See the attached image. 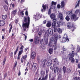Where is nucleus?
I'll use <instances>...</instances> for the list:
<instances>
[{
  "instance_id": "nucleus-49",
  "label": "nucleus",
  "mask_w": 80,
  "mask_h": 80,
  "mask_svg": "<svg viewBox=\"0 0 80 80\" xmlns=\"http://www.w3.org/2000/svg\"><path fill=\"white\" fill-rule=\"evenodd\" d=\"M62 78V75H61V74H60L59 75L58 77V80H59V79H60V78Z\"/></svg>"
},
{
  "instance_id": "nucleus-31",
  "label": "nucleus",
  "mask_w": 80,
  "mask_h": 80,
  "mask_svg": "<svg viewBox=\"0 0 80 80\" xmlns=\"http://www.w3.org/2000/svg\"><path fill=\"white\" fill-rule=\"evenodd\" d=\"M40 74L41 75L44 76V74H45V72L43 70H42L40 72Z\"/></svg>"
},
{
  "instance_id": "nucleus-13",
  "label": "nucleus",
  "mask_w": 80,
  "mask_h": 80,
  "mask_svg": "<svg viewBox=\"0 0 80 80\" xmlns=\"http://www.w3.org/2000/svg\"><path fill=\"white\" fill-rule=\"evenodd\" d=\"M37 67H38V64L36 63H33L32 66V68H34L35 70H37Z\"/></svg>"
},
{
  "instance_id": "nucleus-7",
  "label": "nucleus",
  "mask_w": 80,
  "mask_h": 80,
  "mask_svg": "<svg viewBox=\"0 0 80 80\" xmlns=\"http://www.w3.org/2000/svg\"><path fill=\"white\" fill-rule=\"evenodd\" d=\"M38 38V36H36L34 38V43L35 44V45L38 44L39 43V42H40V40Z\"/></svg>"
},
{
  "instance_id": "nucleus-33",
  "label": "nucleus",
  "mask_w": 80,
  "mask_h": 80,
  "mask_svg": "<svg viewBox=\"0 0 80 80\" xmlns=\"http://www.w3.org/2000/svg\"><path fill=\"white\" fill-rule=\"evenodd\" d=\"M72 11L68 12H66V14L68 16L69 15H71V14H72Z\"/></svg>"
},
{
  "instance_id": "nucleus-23",
  "label": "nucleus",
  "mask_w": 80,
  "mask_h": 80,
  "mask_svg": "<svg viewBox=\"0 0 80 80\" xmlns=\"http://www.w3.org/2000/svg\"><path fill=\"white\" fill-rule=\"evenodd\" d=\"M63 71L64 72V73H66V72L67 71V67H65V66H63L62 68Z\"/></svg>"
},
{
  "instance_id": "nucleus-12",
  "label": "nucleus",
  "mask_w": 80,
  "mask_h": 80,
  "mask_svg": "<svg viewBox=\"0 0 80 80\" xmlns=\"http://www.w3.org/2000/svg\"><path fill=\"white\" fill-rule=\"evenodd\" d=\"M53 5H57V2H55L54 1H52L51 5L50 6L51 9H53Z\"/></svg>"
},
{
  "instance_id": "nucleus-52",
  "label": "nucleus",
  "mask_w": 80,
  "mask_h": 80,
  "mask_svg": "<svg viewBox=\"0 0 80 80\" xmlns=\"http://www.w3.org/2000/svg\"><path fill=\"white\" fill-rule=\"evenodd\" d=\"M68 73H71V70H70V69L69 68L68 69Z\"/></svg>"
},
{
  "instance_id": "nucleus-6",
  "label": "nucleus",
  "mask_w": 80,
  "mask_h": 80,
  "mask_svg": "<svg viewBox=\"0 0 80 80\" xmlns=\"http://www.w3.org/2000/svg\"><path fill=\"white\" fill-rule=\"evenodd\" d=\"M42 7L43 9H41V12H45L46 10V9L47 8H48V5H44L43 4H42Z\"/></svg>"
},
{
  "instance_id": "nucleus-59",
  "label": "nucleus",
  "mask_w": 80,
  "mask_h": 80,
  "mask_svg": "<svg viewBox=\"0 0 80 80\" xmlns=\"http://www.w3.org/2000/svg\"><path fill=\"white\" fill-rule=\"evenodd\" d=\"M46 23H47V21L46 20H45L43 21V24H46Z\"/></svg>"
},
{
  "instance_id": "nucleus-25",
  "label": "nucleus",
  "mask_w": 80,
  "mask_h": 80,
  "mask_svg": "<svg viewBox=\"0 0 80 80\" xmlns=\"http://www.w3.org/2000/svg\"><path fill=\"white\" fill-rule=\"evenodd\" d=\"M40 47L42 50H43L45 48V45L44 43H42Z\"/></svg>"
},
{
  "instance_id": "nucleus-10",
  "label": "nucleus",
  "mask_w": 80,
  "mask_h": 80,
  "mask_svg": "<svg viewBox=\"0 0 80 80\" xmlns=\"http://www.w3.org/2000/svg\"><path fill=\"white\" fill-rule=\"evenodd\" d=\"M45 62H46V59H42L41 61V65L42 67L45 68Z\"/></svg>"
},
{
  "instance_id": "nucleus-35",
  "label": "nucleus",
  "mask_w": 80,
  "mask_h": 80,
  "mask_svg": "<svg viewBox=\"0 0 80 80\" xmlns=\"http://www.w3.org/2000/svg\"><path fill=\"white\" fill-rule=\"evenodd\" d=\"M12 13L13 15H15L16 13H17V11L16 10H14L12 11Z\"/></svg>"
},
{
  "instance_id": "nucleus-57",
  "label": "nucleus",
  "mask_w": 80,
  "mask_h": 80,
  "mask_svg": "<svg viewBox=\"0 0 80 80\" xmlns=\"http://www.w3.org/2000/svg\"><path fill=\"white\" fill-rule=\"evenodd\" d=\"M80 50V48L78 47L77 48V51L78 52H79V51Z\"/></svg>"
},
{
  "instance_id": "nucleus-21",
  "label": "nucleus",
  "mask_w": 80,
  "mask_h": 80,
  "mask_svg": "<svg viewBox=\"0 0 80 80\" xmlns=\"http://www.w3.org/2000/svg\"><path fill=\"white\" fill-rule=\"evenodd\" d=\"M57 21V20H56L55 21H53V22L52 23V28H55V27H56V22Z\"/></svg>"
},
{
  "instance_id": "nucleus-8",
  "label": "nucleus",
  "mask_w": 80,
  "mask_h": 80,
  "mask_svg": "<svg viewBox=\"0 0 80 80\" xmlns=\"http://www.w3.org/2000/svg\"><path fill=\"white\" fill-rule=\"evenodd\" d=\"M75 56V53L74 51H72V53L69 56V60H71L73 58V57Z\"/></svg>"
},
{
  "instance_id": "nucleus-36",
  "label": "nucleus",
  "mask_w": 80,
  "mask_h": 80,
  "mask_svg": "<svg viewBox=\"0 0 80 80\" xmlns=\"http://www.w3.org/2000/svg\"><path fill=\"white\" fill-rule=\"evenodd\" d=\"M23 11H22L20 12V14H19V17H20L21 15H24V13H23Z\"/></svg>"
},
{
  "instance_id": "nucleus-50",
  "label": "nucleus",
  "mask_w": 80,
  "mask_h": 80,
  "mask_svg": "<svg viewBox=\"0 0 80 80\" xmlns=\"http://www.w3.org/2000/svg\"><path fill=\"white\" fill-rule=\"evenodd\" d=\"M17 62H16L15 65L14 66L13 69H15V67H16V66H17Z\"/></svg>"
},
{
  "instance_id": "nucleus-3",
  "label": "nucleus",
  "mask_w": 80,
  "mask_h": 80,
  "mask_svg": "<svg viewBox=\"0 0 80 80\" xmlns=\"http://www.w3.org/2000/svg\"><path fill=\"white\" fill-rule=\"evenodd\" d=\"M58 40V35L57 34H54L53 35V37L52 38L50 39L51 42H52L53 41L54 45L53 46L54 47V50H57V41Z\"/></svg>"
},
{
  "instance_id": "nucleus-46",
  "label": "nucleus",
  "mask_w": 80,
  "mask_h": 80,
  "mask_svg": "<svg viewBox=\"0 0 80 80\" xmlns=\"http://www.w3.org/2000/svg\"><path fill=\"white\" fill-rule=\"evenodd\" d=\"M71 63H74V62H75V59H74V58L72 59H71Z\"/></svg>"
},
{
  "instance_id": "nucleus-61",
  "label": "nucleus",
  "mask_w": 80,
  "mask_h": 80,
  "mask_svg": "<svg viewBox=\"0 0 80 80\" xmlns=\"http://www.w3.org/2000/svg\"><path fill=\"white\" fill-rule=\"evenodd\" d=\"M58 8H60L61 6L59 4H58L57 6Z\"/></svg>"
},
{
  "instance_id": "nucleus-30",
  "label": "nucleus",
  "mask_w": 80,
  "mask_h": 80,
  "mask_svg": "<svg viewBox=\"0 0 80 80\" xmlns=\"http://www.w3.org/2000/svg\"><path fill=\"white\" fill-rule=\"evenodd\" d=\"M61 5L62 7V8H63V7H64V6H65V2H64V1H62L61 2Z\"/></svg>"
},
{
  "instance_id": "nucleus-32",
  "label": "nucleus",
  "mask_w": 80,
  "mask_h": 80,
  "mask_svg": "<svg viewBox=\"0 0 80 80\" xmlns=\"http://www.w3.org/2000/svg\"><path fill=\"white\" fill-rule=\"evenodd\" d=\"M7 16V15H2V17L3 20H5V19H6Z\"/></svg>"
},
{
  "instance_id": "nucleus-63",
  "label": "nucleus",
  "mask_w": 80,
  "mask_h": 80,
  "mask_svg": "<svg viewBox=\"0 0 80 80\" xmlns=\"http://www.w3.org/2000/svg\"><path fill=\"white\" fill-rule=\"evenodd\" d=\"M20 59V55H18V60H19V59Z\"/></svg>"
},
{
  "instance_id": "nucleus-34",
  "label": "nucleus",
  "mask_w": 80,
  "mask_h": 80,
  "mask_svg": "<svg viewBox=\"0 0 80 80\" xmlns=\"http://www.w3.org/2000/svg\"><path fill=\"white\" fill-rule=\"evenodd\" d=\"M41 36H42V32H39L38 35V38H40V37H41Z\"/></svg>"
},
{
  "instance_id": "nucleus-9",
  "label": "nucleus",
  "mask_w": 80,
  "mask_h": 80,
  "mask_svg": "<svg viewBox=\"0 0 80 80\" xmlns=\"http://www.w3.org/2000/svg\"><path fill=\"white\" fill-rule=\"evenodd\" d=\"M69 41V39L68 38V37H66V38L65 37H64L62 40H61V43H65L66 42H68Z\"/></svg>"
},
{
  "instance_id": "nucleus-44",
  "label": "nucleus",
  "mask_w": 80,
  "mask_h": 80,
  "mask_svg": "<svg viewBox=\"0 0 80 80\" xmlns=\"http://www.w3.org/2000/svg\"><path fill=\"white\" fill-rule=\"evenodd\" d=\"M12 25H11V27L10 28L9 30V33H10V32H11V30H12Z\"/></svg>"
},
{
  "instance_id": "nucleus-24",
  "label": "nucleus",
  "mask_w": 80,
  "mask_h": 80,
  "mask_svg": "<svg viewBox=\"0 0 80 80\" xmlns=\"http://www.w3.org/2000/svg\"><path fill=\"white\" fill-rule=\"evenodd\" d=\"M48 52L50 54H52L53 52V50L52 48H50L49 49Z\"/></svg>"
},
{
  "instance_id": "nucleus-53",
  "label": "nucleus",
  "mask_w": 80,
  "mask_h": 80,
  "mask_svg": "<svg viewBox=\"0 0 80 80\" xmlns=\"http://www.w3.org/2000/svg\"><path fill=\"white\" fill-rule=\"evenodd\" d=\"M79 10L78 9H77L75 11V13H76V14H77V13H78V12H79Z\"/></svg>"
},
{
  "instance_id": "nucleus-62",
  "label": "nucleus",
  "mask_w": 80,
  "mask_h": 80,
  "mask_svg": "<svg viewBox=\"0 0 80 80\" xmlns=\"http://www.w3.org/2000/svg\"><path fill=\"white\" fill-rule=\"evenodd\" d=\"M49 71L48 70H47V69L46 70V75H48V72Z\"/></svg>"
},
{
  "instance_id": "nucleus-43",
  "label": "nucleus",
  "mask_w": 80,
  "mask_h": 80,
  "mask_svg": "<svg viewBox=\"0 0 80 80\" xmlns=\"http://www.w3.org/2000/svg\"><path fill=\"white\" fill-rule=\"evenodd\" d=\"M59 63H60V62H58V61H57L56 62H55V65L58 66L59 65Z\"/></svg>"
},
{
  "instance_id": "nucleus-29",
  "label": "nucleus",
  "mask_w": 80,
  "mask_h": 80,
  "mask_svg": "<svg viewBox=\"0 0 80 80\" xmlns=\"http://www.w3.org/2000/svg\"><path fill=\"white\" fill-rule=\"evenodd\" d=\"M4 7V10L6 11H8V6H7V5H5L3 7Z\"/></svg>"
},
{
  "instance_id": "nucleus-48",
  "label": "nucleus",
  "mask_w": 80,
  "mask_h": 80,
  "mask_svg": "<svg viewBox=\"0 0 80 80\" xmlns=\"http://www.w3.org/2000/svg\"><path fill=\"white\" fill-rule=\"evenodd\" d=\"M38 58V63H40L41 61H40V59L39 58V56H38L37 57Z\"/></svg>"
},
{
  "instance_id": "nucleus-37",
  "label": "nucleus",
  "mask_w": 80,
  "mask_h": 80,
  "mask_svg": "<svg viewBox=\"0 0 80 80\" xmlns=\"http://www.w3.org/2000/svg\"><path fill=\"white\" fill-rule=\"evenodd\" d=\"M6 62V58H4V59L3 61V63H2V65L3 67H4V65H5V62Z\"/></svg>"
},
{
  "instance_id": "nucleus-14",
  "label": "nucleus",
  "mask_w": 80,
  "mask_h": 80,
  "mask_svg": "<svg viewBox=\"0 0 80 80\" xmlns=\"http://www.w3.org/2000/svg\"><path fill=\"white\" fill-rule=\"evenodd\" d=\"M58 15L59 18L61 20V21L63 20V14H62V13H59Z\"/></svg>"
},
{
  "instance_id": "nucleus-2",
  "label": "nucleus",
  "mask_w": 80,
  "mask_h": 80,
  "mask_svg": "<svg viewBox=\"0 0 80 80\" xmlns=\"http://www.w3.org/2000/svg\"><path fill=\"white\" fill-rule=\"evenodd\" d=\"M50 35L52 36L53 35V30L49 29L47 30L45 32V33L44 36V43L45 45H47L48 42V36Z\"/></svg>"
},
{
  "instance_id": "nucleus-15",
  "label": "nucleus",
  "mask_w": 80,
  "mask_h": 80,
  "mask_svg": "<svg viewBox=\"0 0 80 80\" xmlns=\"http://www.w3.org/2000/svg\"><path fill=\"white\" fill-rule=\"evenodd\" d=\"M46 26L48 28H50L52 26V22L50 21H48V22L46 24Z\"/></svg>"
},
{
  "instance_id": "nucleus-38",
  "label": "nucleus",
  "mask_w": 80,
  "mask_h": 80,
  "mask_svg": "<svg viewBox=\"0 0 80 80\" xmlns=\"http://www.w3.org/2000/svg\"><path fill=\"white\" fill-rule=\"evenodd\" d=\"M57 27H60V22L58 21L57 22Z\"/></svg>"
},
{
  "instance_id": "nucleus-54",
  "label": "nucleus",
  "mask_w": 80,
  "mask_h": 80,
  "mask_svg": "<svg viewBox=\"0 0 80 80\" xmlns=\"http://www.w3.org/2000/svg\"><path fill=\"white\" fill-rule=\"evenodd\" d=\"M54 28V32H57V28Z\"/></svg>"
},
{
  "instance_id": "nucleus-51",
  "label": "nucleus",
  "mask_w": 80,
  "mask_h": 80,
  "mask_svg": "<svg viewBox=\"0 0 80 80\" xmlns=\"http://www.w3.org/2000/svg\"><path fill=\"white\" fill-rule=\"evenodd\" d=\"M22 51L20 50L19 52V53H18V55H21L22 54Z\"/></svg>"
},
{
  "instance_id": "nucleus-58",
  "label": "nucleus",
  "mask_w": 80,
  "mask_h": 80,
  "mask_svg": "<svg viewBox=\"0 0 80 80\" xmlns=\"http://www.w3.org/2000/svg\"><path fill=\"white\" fill-rule=\"evenodd\" d=\"M43 42V38L41 40V41L40 42V43H42Z\"/></svg>"
},
{
  "instance_id": "nucleus-11",
  "label": "nucleus",
  "mask_w": 80,
  "mask_h": 80,
  "mask_svg": "<svg viewBox=\"0 0 80 80\" xmlns=\"http://www.w3.org/2000/svg\"><path fill=\"white\" fill-rule=\"evenodd\" d=\"M52 64V60L51 59H50L48 60L47 63V66L48 67L50 66Z\"/></svg>"
},
{
  "instance_id": "nucleus-40",
  "label": "nucleus",
  "mask_w": 80,
  "mask_h": 80,
  "mask_svg": "<svg viewBox=\"0 0 80 80\" xmlns=\"http://www.w3.org/2000/svg\"><path fill=\"white\" fill-rule=\"evenodd\" d=\"M51 9H52L50 8L49 9L48 12V15H51L50 14H51Z\"/></svg>"
},
{
  "instance_id": "nucleus-19",
  "label": "nucleus",
  "mask_w": 80,
  "mask_h": 80,
  "mask_svg": "<svg viewBox=\"0 0 80 80\" xmlns=\"http://www.w3.org/2000/svg\"><path fill=\"white\" fill-rule=\"evenodd\" d=\"M5 25V21L2 20H0V27H3Z\"/></svg>"
},
{
  "instance_id": "nucleus-1",
  "label": "nucleus",
  "mask_w": 80,
  "mask_h": 80,
  "mask_svg": "<svg viewBox=\"0 0 80 80\" xmlns=\"http://www.w3.org/2000/svg\"><path fill=\"white\" fill-rule=\"evenodd\" d=\"M24 20L22 21V27L23 28V30H24V32H25L26 30H27V28H28L30 25V17H29V16L28 17V22L27 17H24Z\"/></svg>"
},
{
  "instance_id": "nucleus-45",
  "label": "nucleus",
  "mask_w": 80,
  "mask_h": 80,
  "mask_svg": "<svg viewBox=\"0 0 80 80\" xmlns=\"http://www.w3.org/2000/svg\"><path fill=\"white\" fill-rule=\"evenodd\" d=\"M62 49L64 51V52L67 51V49H66V48L65 46H63L62 48Z\"/></svg>"
},
{
  "instance_id": "nucleus-39",
  "label": "nucleus",
  "mask_w": 80,
  "mask_h": 80,
  "mask_svg": "<svg viewBox=\"0 0 80 80\" xmlns=\"http://www.w3.org/2000/svg\"><path fill=\"white\" fill-rule=\"evenodd\" d=\"M65 19L67 21H69L70 20V18L68 16H66L65 18Z\"/></svg>"
},
{
  "instance_id": "nucleus-18",
  "label": "nucleus",
  "mask_w": 80,
  "mask_h": 80,
  "mask_svg": "<svg viewBox=\"0 0 80 80\" xmlns=\"http://www.w3.org/2000/svg\"><path fill=\"white\" fill-rule=\"evenodd\" d=\"M40 77L42 78L41 80H47V79H48V75H46L44 78V76H41Z\"/></svg>"
},
{
  "instance_id": "nucleus-60",
  "label": "nucleus",
  "mask_w": 80,
  "mask_h": 80,
  "mask_svg": "<svg viewBox=\"0 0 80 80\" xmlns=\"http://www.w3.org/2000/svg\"><path fill=\"white\" fill-rule=\"evenodd\" d=\"M25 14L26 16H28V11H26L25 12Z\"/></svg>"
},
{
  "instance_id": "nucleus-16",
  "label": "nucleus",
  "mask_w": 80,
  "mask_h": 80,
  "mask_svg": "<svg viewBox=\"0 0 80 80\" xmlns=\"http://www.w3.org/2000/svg\"><path fill=\"white\" fill-rule=\"evenodd\" d=\"M53 70H54V73H56L57 72H58L59 70V69L58 68V67H54L53 69Z\"/></svg>"
},
{
  "instance_id": "nucleus-4",
  "label": "nucleus",
  "mask_w": 80,
  "mask_h": 80,
  "mask_svg": "<svg viewBox=\"0 0 80 80\" xmlns=\"http://www.w3.org/2000/svg\"><path fill=\"white\" fill-rule=\"evenodd\" d=\"M50 17L51 19L52 20L53 22H55L57 20V19L56 18V15L54 13H52L50 15Z\"/></svg>"
},
{
  "instance_id": "nucleus-27",
  "label": "nucleus",
  "mask_w": 80,
  "mask_h": 80,
  "mask_svg": "<svg viewBox=\"0 0 80 80\" xmlns=\"http://www.w3.org/2000/svg\"><path fill=\"white\" fill-rule=\"evenodd\" d=\"M58 32L59 33H62V29L60 28H58Z\"/></svg>"
},
{
  "instance_id": "nucleus-41",
  "label": "nucleus",
  "mask_w": 80,
  "mask_h": 80,
  "mask_svg": "<svg viewBox=\"0 0 80 80\" xmlns=\"http://www.w3.org/2000/svg\"><path fill=\"white\" fill-rule=\"evenodd\" d=\"M12 5V7L13 8H14V7H15V4H12V3H11L10 4V7H11Z\"/></svg>"
},
{
  "instance_id": "nucleus-22",
  "label": "nucleus",
  "mask_w": 80,
  "mask_h": 80,
  "mask_svg": "<svg viewBox=\"0 0 80 80\" xmlns=\"http://www.w3.org/2000/svg\"><path fill=\"white\" fill-rule=\"evenodd\" d=\"M67 27L69 28V29L72 28V23L71 22H68L67 24Z\"/></svg>"
},
{
  "instance_id": "nucleus-55",
  "label": "nucleus",
  "mask_w": 80,
  "mask_h": 80,
  "mask_svg": "<svg viewBox=\"0 0 80 80\" xmlns=\"http://www.w3.org/2000/svg\"><path fill=\"white\" fill-rule=\"evenodd\" d=\"M28 41L29 42H33V39H29L28 40Z\"/></svg>"
},
{
  "instance_id": "nucleus-26",
  "label": "nucleus",
  "mask_w": 80,
  "mask_h": 80,
  "mask_svg": "<svg viewBox=\"0 0 80 80\" xmlns=\"http://www.w3.org/2000/svg\"><path fill=\"white\" fill-rule=\"evenodd\" d=\"M18 48H19V46H18L17 47L16 50L14 51V57H15V55H16V54L17 52H18Z\"/></svg>"
},
{
  "instance_id": "nucleus-56",
  "label": "nucleus",
  "mask_w": 80,
  "mask_h": 80,
  "mask_svg": "<svg viewBox=\"0 0 80 80\" xmlns=\"http://www.w3.org/2000/svg\"><path fill=\"white\" fill-rule=\"evenodd\" d=\"M24 48V46H22L20 48V50H23V48Z\"/></svg>"
},
{
  "instance_id": "nucleus-5",
  "label": "nucleus",
  "mask_w": 80,
  "mask_h": 80,
  "mask_svg": "<svg viewBox=\"0 0 80 80\" xmlns=\"http://www.w3.org/2000/svg\"><path fill=\"white\" fill-rule=\"evenodd\" d=\"M40 14L39 13H37L35 16H34L33 18L36 20H39V19H40V18L42 17V15H41L40 16Z\"/></svg>"
},
{
  "instance_id": "nucleus-47",
  "label": "nucleus",
  "mask_w": 80,
  "mask_h": 80,
  "mask_svg": "<svg viewBox=\"0 0 80 80\" xmlns=\"http://www.w3.org/2000/svg\"><path fill=\"white\" fill-rule=\"evenodd\" d=\"M8 75V74H7V73H5L4 75V79H5V78H6V77H7Z\"/></svg>"
},
{
  "instance_id": "nucleus-20",
  "label": "nucleus",
  "mask_w": 80,
  "mask_h": 80,
  "mask_svg": "<svg viewBox=\"0 0 80 80\" xmlns=\"http://www.w3.org/2000/svg\"><path fill=\"white\" fill-rule=\"evenodd\" d=\"M31 58L32 59H34L35 58V57L36 55V53L34 52H32L31 54Z\"/></svg>"
},
{
  "instance_id": "nucleus-64",
  "label": "nucleus",
  "mask_w": 80,
  "mask_h": 80,
  "mask_svg": "<svg viewBox=\"0 0 80 80\" xmlns=\"http://www.w3.org/2000/svg\"><path fill=\"white\" fill-rule=\"evenodd\" d=\"M78 17H77L75 18L74 20V22H76V21H77V20L78 19Z\"/></svg>"
},
{
  "instance_id": "nucleus-42",
  "label": "nucleus",
  "mask_w": 80,
  "mask_h": 80,
  "mask_svg": "<svg viewBox=\"0 0 80 80\" xmlns=\"http://www.w3.org/2000/svg\"><path fill=\"white\" fill-rule=\"evenodd\" d=\"M52 60L54 62H55V63L57 62V61H58V60L57 59V58H56L54 59H53Z\"/></svg>"
},
{
  "instance_id": "nucleus-28",
  "label": "nucleus",
  "mask_w": 80,
  "mask_h": 80,
  "mask_svg": "<svg viewBox=\"0 0 80 80\" xmlns=\"http://www.w3.org/2000/svg\"><path fill=\"white\" fill-rule=\"evenodd\" d=\"M77 17V16L75 14H73L71 16L72 19H75Z\"/></svg>"
},
{
  "instance_id": "nucleus-17",
  "label": "nucleus",
  "mask_w": 80,
  "mask_h": 80,
  "mask_svg": "<svg viewBox=\"0 0 80 80\" xmlns=\"http://www.w3.org/2000/svg\"><path fill=\"white\" fill-rule=\"evenodd\" d=\"M27 55H26L24 57V56H22V58H21V63H23V60H26L27 59Z\"/></svg>"
}]
</instances>
